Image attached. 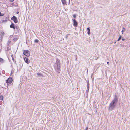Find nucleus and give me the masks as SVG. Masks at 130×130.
<instances>
[{
	"mask_svg": "<svg viewBox=\"0 0 130 130\" xmlns=\"http://www.w3.org/2000/svg\"><path fill=\"white\" fill-rule=\"evenodd\" d=\"M87 29L88 31V34L89 35L90 34V29L89 27H88L87 28Z\"/></svg>",
	"mask_w": 130,
	"mask_h": 130,
	"instance_id": "9",
	"label": "nucleus"
},
{
	"mask_svg": "<svg viewBox=\"0 0 130 130\" xmlns=\"http://www.w3.org/2000/svg\"><path fill=\"white\" fill-rule=\"evenodd\" d=\"M3 59H2L1 58H0V61H3Z\"/></svg>",
	"mask_w": 130,
	"mask_h": 130,
	"instance_id": "18",
	"label": "nucleus"
},
{
	"mask_svg": "<svg viewBox=\"0 0 130 130\" xmlns=\"http://www.w3.org/2000/svg\"><path fill=\"white\" fill-rule=\"evenodd\" d=\"M73 26L75 27L77 26L78 25V23L75 19H74L73 20Z\"/></svg>",
	"mask_w": 130,
	"mask_h": 130,
	"instance_id": "7",
	"label": "nucleus"
},
{
	"mask_svg": "<svg viewBox=\"0 0 130 130\" xmlns=\"http://www.w3.org/2000/svg\"><path fill=\"white\" fill-rule=\"evenodd\" d=\"M69 35H70V34H68L67 35V36Z\"/></svg>",
	"mask_w": 130,
	"mask_h": 130,
	"instance_id": "24",
	"label": "nucleus"
},
{
	"mask_svg": "<svg viewBox=\"0 0 130 130\" xmlns=\"http://www.w3.org/2000/svg\"><path fill=\"white\" fill-rule=\"evenodd\" d=\"M23 54L24 55L28 57L30 55V52L28 50H25L24 51Z\"/></svg>",
	"mask_w": 130,
	"mask_h": 130,
	"instance_id": "3",
	"label": "nucleus"
},
{
	"mask_svg": "<svg viewBox=\"0 0 130 130\" xmlns=\"http://www.w3.org/2000/svg\"><path fill=\"white\" fill-rule=\"evenodd\" d=\"M88 90H89V88H88Z\"/></svg>",
	"mask_w": 130,
	"mask_h": 130,
	"instance_id": "25",
	"label": "nucleus"
},
{
	"mask_svg": "<svg viewBox=\"0 0 130 130\" xmlns=\"http://www.w3.org/2000/svg\"><path fill=\"white\" fill-rule=\"evenodd\" d=\"M121 36L120 35L119 38H118V39L117 40V41H119L121 39Z\"/></svg>",
	"mask_w": 130,
	"mask_h": 130,
	"instance_id": "14",
	"label": "nucleus"
},
{
	"mask_svg": "<svg viewBox=\"0 0 130 130\" xmlns=\"http://www.w3.org/2000/svg\"><path fill=\"white\" fill-rule=\"evenodd\" d=\"M122 40H123V41H124V40H125V39H122Z\"/></svg>",
	"mask_w": 130,
	"mask_h": 130,
	"instance_id": "23",
	"label": "nucleus"
},
{
	"mask_svg": "<svg viewBox=\"0 0 130 130\" xmlns=\"http://www.w3.org/2000/svg\"><path fill=\"white\" fill-rule=\"evenodd\" d=\"M73 17L74 18H75L76 16V15L75 14H74L73 15Z\"/></svg>",
	"mask_w": 130,
	"mask_h": 130,
	"instance_id": "19",
	"label": "nucleus"
},
{
	"mask_svg": "<svg viewBox=\"0 0 130 130\" xmlns=\"http://www.w3.org/2000/svg\"><path fill=\"white\" fill-rule=\"evenodd\" d=\"M11 19L12 20H13L14 22L15 23H18V20L17 17L15 16H13L12 18H11Z\"/></svg>",
	"mask_w": 130,
	"mask_h": 130,
	"instance_id": "5",
	"label": "nucleus"
},
{
	"mask_svg": "<svg viewBox=\"0 0 130 130\" xmlns=\"http://www.w3.org/2000/svg\"><path fill=\"white\" fill-rule=\"evenodd\" d=\"M56 64H60V60L58 58L56 59Z\"/></svg>",
	"mask_w": 130,
	"mask_h": 130,
	"instance_id": "8",
	"label": "nucleus"
},
{
	"mask_svg": "<svg viewBox=\"0 0 130 130\" xmlns=\"http://www.w3.org/2000/svg\"><path fill=\"white\" fill-rule=\"evenodd\" d=\"M125 28H123V29H122L121 32H122V34H123V32L125 31Z\"/></svg>",
	"mask_w": 130,
	"mask_h": 130,
	"instance_id": "16",
	"label": "nucleus"
},
{
	"mask_svg": "<svg viewBox=\"0 0 130 130\" xmlns=\"http://www.w3.org/2000/svg\"><path fill=\"white\" fill-rule=\"evenodd\" d=\"M4 14H2L0 12V16H2L4 15Z\"/></svg>",
	"mask_w": 130,
	"mask_h": 130,
	"instance_id": "17",
	"label": "nucleus"
},
{
	"mask_svg": "<svg viewBox=\"0 0 130 130\" xmlns=\"http://www.w3.org/2000/svg\"><path fill=\"white\" fill-rule=\"evenodd\" d=\"M19 12H17V13H18Z\"/></svg>",
	"mask_w": 130,
	"mask_h": 130,
	"instance_id": "27",
	"label": "nucleus"
},
{
	"mask_svg": "<svg viewBox=\"0 0 130 130\" xmlns=\"http://www.w3.org/2000/svg\"><path fill=\"white\" fill-rule=\"evenodd\" d=\"M24 60L25 62L27 64H28L30 62L29 60L26 57L24 58Z\"/></svg>",
	"mask_w": 130,
	"mask_h": 130,
	"instance_id": "6",
	"label": "nucleus"
},
{
	"mask_svg": "<svg viewBox=\"0 0 130 130\" xmlns=\"http://www.w3.org/2000/svg\"><path fill=\"white\" fill-rule=\"evenodd\" d=\"M10 1L11 2H13V1H14V0H10Z\"/></svg>",
	"mask_w": 130,
	"mask_h": 130,
	"instance_id": "20",
	"label": "nucleus"
},
{
	"mask_svg": "<svg viewBox=\"0 0 130 130\" xmlns=\"http://www.w3.org/2000/svg\"><path fill=\"white\" fill-rule=\"evenodd\" d=\"M57 69L58 70H59L60 68V64H57Z\"/></svg>",
	"mask_w": 130,
	"mask_h": 130,
	"instance_id": "10",
	"label": "nucleus"
},
{
	"mask_svg": "<svg viewBox=\"0 0 130 130\" xmlns=\"http://www.w3.org/2000/svg\"><path fill=\"white\" fill-rule=\"evenodd\" d=\"M88 90H89V88H88Z\"/></svg>",
	"mask_w": 130,
	"mask_h": 130,
	"instance_id": "26",
	"label": "nucleus"
},
{
	"mask_svg": "<svg viewBox=\"0 0 130 130\" xmlns=\"http://www.w3.org/2000/svg\"><path fill=\"white\" fill-rule=\"evenodd\" d=\"M10 27L11 28H13L14 30L16 28L18 31H19V30L20 31L19 27H15L14 24L13 23H12L11 24L10 26Z\"/></svg>",
	"mask_w": 130,
	"mask_h": 130,
	"instance_id": "2",
	"label": "nucleus"
},
{
	"mask_svg": "<svg viewBox=\"0 0 130 130\" xmlns=\"http://www.w3.org/2000/svg\"><path fill=\"white\" fill-rule=\"evenodd\" d=\"M11 56L12 57V59L13 60V61H14V58L13 55H11Z\"/></svg>",
	"mask_w": 130,
	"mask_h": 130,
	"instance_id": "13",
	"label": "nucleus"
},
{
	"mask_svg": "<svg viewBox=\"0 0 130 130\" xmlns=\"http://www.w3.org/2000/svg\"><path fill=\"white\" fill-rule=\"evenodd\" d=\"M61 1L63 4H65L66 3V1L65 0H61Z\"/></svg>",
	"mask_w": 130,
	"mask_h": 130,
	"instance_id": "11",
	"label": "nucleus"
},
{
	"mask_svg": "<svg viewBox=\"0 0 130 130\" xmlns=\"http://www.w3.org/2000/svg\"><path fill=\"white\" fill-rule=\"evenodd\" d=\"M34 42H35L37 43L38 42V40L37 39H35L34 40Z\"/></svg>",
	"mask_w": 130,
	"mask_h": 130,
	"instance_id": "15",
	"label": "nucleus"
},
{
	"mask_svg": "<svg viewBox=\"0 0 130 130\" xmlns=\"http://www.w3.org/2000/svg\"><path fill=\"white\" fill-rule=\"evenodd\" d=\"M3 97L1 95L0 96V100H3Z\"/></svg>",
	"mask_w": 130,
	"mask_h": 130,
	"instance_id": "12",
	"label": "nucleus"
},
{
	"mask_svg": "<svg viewBox=\"0 0 130 130\" xmlns=\"http://www.w3.org/2000/svg\"><path fill=\"white\" fill-rule=\"evenodd\" d=\"M13 81L11 77L9 78L7 80H6V83L7 85L11 84Z\"/></svg>",
	"mask_w": 130,
	"mask_h": 130,
	"instance_id": "4",
	"label": "nucleus"
},
{
	"mask_svg": "<svg viewBox=\"0 0 130 130\" xmlns=\"http://www.w3.org/2000/svg\"><path fill=\"white\" fill-rule=\"evenodd\" d=\"M116 101H117L116 99H114L111 103L109 106V108L110 109L112 110L114 108L115 106L114 104Z\"/></svg>",
	"mask_w": 130,
	"mask_h": 130,
	"instance_id": "1",
	"label": "nucleus"
},
{
	"mask_svg": "<svg viewBox=\"0 0 130 130\" xmlns=\"http://www.w3.org/2000/svg\"><path fill=\"white\" fill-rule=\"evenodd\" d=\"M88 128L87 127L85 129V130H88Z\"/></svg>",
	"mask_w": 130,
	"mask_h": 130,
	"instance_id": "21",
	"label": "nucleus"
},
{
	"mask_svg": "<svg viewBox=\"0 0 130 130\" xmlns=\"http://www.w3.org/2000/svg\"><path fill=\"white\" fill-rule=\"evenodd\" d=\"M107 64H108V65H109V63L108 62H107Z\"/></svg>",
	"mask_w": 130,
	"mask_h": 130,
	"instance_id": "22",
	"label": "nucleus"
}]
</instances>
